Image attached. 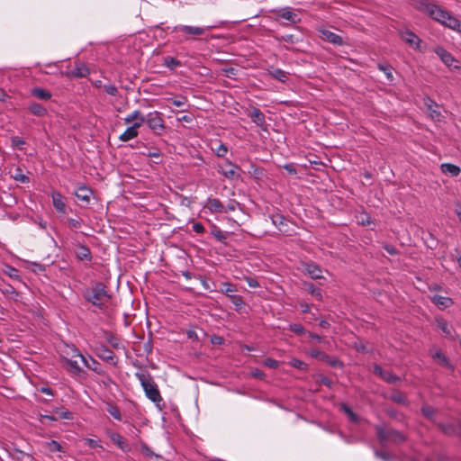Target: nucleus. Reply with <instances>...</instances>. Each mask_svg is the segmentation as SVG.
<instances>
[{"mask_svg": "<svg viewBox=\"0 0 461 461\" xmlns=\"http://www.w3.org/2000/svg\"><path fill=\"white\" fill-rule=\"evenodd\" d=\"M250 375L252 377L258 379H263L265 377V374L258 368L252 369Z\"/></svg>", "mask_w": 461, "mask_h": 461, "instance_id": "680f3d73", "label": "nucleus"}, {"mask_svg": "<svg viewBox=\"0 0 461 461\" xmlns=\"http://www.w3.org/2000/svg\"><path fill=\"white\" fill-rule=\"evenodd\" d=\"M374 372L375 375H379L382 379L390 384L396 383L400 380L398 376L390 372L384 371L380 366L377 365L374 366Z\"/></svg>", "mask_w": 461, "mask_h": 461, "instance_id": "6ab92c4d", "label": "nucleus"}, {"mask_svg": "<svg viewBox=\"0 0 461 461\" xmlns=\"http://www.w3.org/2000/svg\"><path fill=\"white\" fill-rule=\"evenodd\" d=\"M277 16L289 21L292 23H298L301 22L299 15L294 12L291 7H285L275 11Z\"/></svg>", "mask_w": 461, "mask_h": 461, "instance_id": "f8f14e48", "label": "nucleus"}, {"mask_svg": "<svg viewBox=\"0 0 461 461\" xmlns=\"http://www.w3.org/2000/svg\"><path fill=\"white\" fill-rule=\"evenodd\" d=\"M307 290L317 300H321L322 299V295H321V290L319 288H316L312 284L307 285Z\"/></svg>", "mask_w": 461, "mask_h": 461, "instance_id": "a18cd8bd", "label": "nucleus"}, {"mask_svg": "<svg viewBox=\"0 0 461 461\" xmlns=\"http://www.w3.org/2000/svg\"><path fill=\"white\" fill-rule=\"evenodd\" d=\"M432 302L440 309L448 308L453 304V301L451 298L441 295H434L432 298Z\"/></svg>", "mask_w": 461, "mask_h": 461, "instance_id": "c85d7f7f", "label": "nucleus"}, {"mask_svg": "<svg viewBox=\"0 0 461 461\" xmlns=\"http://www.w3.org/2000/svg\"><path fill=\"white\" fill-rule=\"evenodd\" d=\"M61 357L65 360L69 358H80L82 361V357H84L79 350L73 345H65L64 348L61 351Z\"/></svg>", "mask_w": 461, "mask_h": 461, "instance_id": "a211bd4d", "label": "nucleus"}, {"mask_svg": "<svg viewBox=\"0 0 461 461\" xmlns=\"http://www.w3.org/2000/svg\"><path fill=\"white\" fill-rule=\"evenodd\" d=\"M319 32H320V37L322 40L327 41L335 45H339V46L343 45V40L339 35H338L329 30H326V29H320Z\"/></svg>", "mask_w": 461, "mask_h": 461, "instance_id": "ddd939ff", "label": "nucleus"}, {"mask_svg": "<svg viewBox=\"0 0 461 461\" xmlns=\"http://www.w3.org/2000/svg\"><path fill=\"white\" fill-rule=\"evenodd\" d=\"M75 195L77 197V199L88 203L90 202L92 191L88 187L82 185L77 189Z\"/></svg>", "mask_w": 461, "mask_h": 461, "instance_id": "a878e982", "label": "nucleus"}, {"mask_svg": "<svg viewBox=\"0 0 461 461\" xmlns=\"http://www.w3.org/2000/svg\"><path fill=\"white\" fill-rule=\"evenodd\" d=\"M377 438L382 445L389 443L400 444L405 440V436L393 429L376 427Z\"/></svg>", "mask_w": 461, "mask_h": 461, "instance_id": "39448f33", "label": "nucleus"}, {"mask_svg": "<svg viewBox=\"0 0 461 461\" xmlns=\"http://www.w3.org/2000/svg\"><path fill=\"white\" fill-rule=\"evenodd\" d=\"M110 438L122 451L127 452L130 450L128 444L119 433H113Z\"/></svg>", "mask_w": 461, "mask_h": 461, "instance_id": "2f4dec72", "label": "nucleus"}, {"mask_svg": "<svg viewBox=\"0 0 461 461\" xmlns=\"http://www.w3.org/2000/svg\"><path fill=\"white\" fill-rule=\"evenodd\" d=\"M377 68H379V70L383 71L385 74V77L389 81L393 80V68L390 65L378 64Z\"/></svg>", "mask_w": 461, "mask_h": 461, "instance_id": "58836bf2", "label": "nucleus"}, {"mask_svg": "<svg viewBox=\"0 0 461 461\" xmlns=\"http://www.w3.org/2000/svg\"><path fill=\"white\" fill-rule=\"evenodd\" d=\"M171 33L176 41H189L202 34V28L198 26L177 25L172 28Z\"/></svg>", "mask_w": 461, "mask_h": 461, "instance_id": "20e7f679", "label": "nucleus"}, {"mask_svg": "<svg viewBox=\"0 0 461 461\" xmlns=\"http://www.w3.org/2000/svg\"><path fill=\"white\" fill-rule=\"evenodd\" d=\"M269 74L280 82H285L288 78L286 73L280 68H274L269 71Z\"/></svg>", "mask_w": 461, "mask_h": 461, "instance_id": "e433bc0d", "label": "nucleus"}, {"mask_svg": "<svg viewBox=\"0 0 461 461\" xmlns=\"http://www.w3.org/2000/svg\"><path fill=\"white\" fill-rule=\"evenodd\" d=\"M67 363V370L74 375H80L82 373V368L80 367L78 362L75 358H69L65 360Z\"/></svg>", "mask_w": 461, "mask_h": 461, "instance_id": "cd10ccee", "label": "nucleus"}, {"mask_svg": "<svg viewBox=\"0 0 461 461\" xmlns=\"http://www.w3.org/2000/svg\"><path fill=\"white\" fill-rule=\"evenodd\" d=\"M401 38L403 41H405L410 46L420 49V44L421 42L420 39L412 32L405 31L401 33Z\"/></svg>", "mask_w": 461, "mask_h": 461, "instance_id": "f3484780", "label": "nucleus"}, {"mask_svg": "<svg viewBox=\"0 0 461 461\" xmlns=\"http://www.w3.org/2000/svg\"><path fill=\"white\" fill-rule=\"evenodd\" d=\"M68 221L69 226L73 229H79L81 227V221L79 219L70 218Z\"/></svg>", "mask_w": 461, "mask_h": 461, "instance_id": "052dcab7", "label": "nucleus"}, {"mask_svg": "<svg viewBox=\"0 0 461 461\" xmlns=\"http://www.w3.org/2000/svg\"><path fill=\"white\" fill-rule=\"evenodd\" d=\"M145 116L140 111L135 110L124 118L126 124H137L140 128L145 122Z\"/></svg>", "mask_w": 461, "mask_h": 461, "instance_id": "dca6fc26", "label": "nucleus"}, {"mask_svg": "<svg viewBox=\"0 0 461 461\" xmlns=\"http://www.w3.org/2000/svg\"><path fill=\"white\" fill-rule=\"evenodd\" d=\"M46 447L50 452L63 451L61 445L56 440L47 442Z\"/></svg>", "mask_w": 461, "mask_h": 461, "instance_id": "c03bdc74", "label": "nucleus"}, {"mask_svg": "<svg viewBox=\"0 0 461 461\" xmlns=\"http://www.w3.org/2000/svg\"><path fill=\"white\" fill-rule=\"evenodd\" d=\"M104 89L110 95H116L118 94V89L114 85H104Z\"/></svg>", "mask_w": 461, "mask_h": 461, "instance_id": "864d4df0", "label": "nucleus"}, {"mask_svg": "<svg viewBox=\"0 0 461 461\" xmlns=\"http://www.w3.org/2000/svg\"><path fill=\"white\" fill-rule=\"evenodd\" d=\"M207 147L219 158H223L228 153V147L218 139L208 140Z\"/></svg>", "mask_w": 461, "mask_h": 461, "instance_id": "6e6552de", "label": "nucleus"}, {"mask_svg": "<svg viewBox=\"0 0 461 461\" xmlns=\"http://www.w3.org/2000/svg\"><path fill=\"white\" fill-rule=\"evenodd\" d=\"M435 52L436 54L440 58V59L448 67V68H452L454 67L455 68H457L458 67L456 65H454V63L456 62V59H454V57L448 52L446 50H444L443 48L441 47H437L435 49Z\"/></svg>", "mask_w": 461, "mask_h": 461, "instance_id": "2eb2a0df", "label": "nucleus"}, {"mask_svg": "<svg viewBox=\"0 0 461 461\" xmlns=\"http://www.w3.org/2000/svg\"><path fill=\"white\" fill-rule=\"evenodd\" d=\"M437 326L442 330L445 336L450 339H456V333L453 327L442 319L437 320Z\"/></svg>", "mask_w": 461, "mask_h": 461, "instance_id": "5701e85b", "label": "nucleus"}, {"mask_svg": "<svg viewBox=\"0 0 461 461\" xmlns=\"http://www.w3.org/2000/svg\"><path fill=\"white\" fill-rule=\"evenodd\" d=\"M289 330L298 335L305 334L306 330L303 325L299 323H292L289 325Z\"/></svg>", "mask_w": 461, "mask_h": 461, "instance_id": "49530a36", "label": "nucleus"}, {"mask_svg": "<svg viewBox=\"0 0 461 461\" xmlns=\"http://www.w3.org/2000/svg\"><path fill=\"white\" fill-rule=\"evenodd\" d=\"M13 177L15 181L23 183V184L29 183V181H30L29 177L23 173V171L20 167H17L15 169Z\"/></svg>", "mask_w": 461, "mask_h": 461, "instance_id": "ea45409f", "label": "nucleus"}, {"mask_svg": "<svg viewBox=\"0 0 461 461\" xmlns=\"http://www.w3.org/2000/svg\"><path fill=\"white\" fill-rule=\"evenodd\" d=\"M264 365L270 368H277L279 366L278 361L270 357H267L264 360Z\"/></svg>", "mask_w": 461, "mask_h": 461, "instance_id": "6e6d98bb", "label": "nucleus"}, {"mask_svg": "<svg viewBox=\"0 0 461 461\" xmlns=\"http://www.w3.org/2000/svg\"><path fill=\"white\" fill-rule=\"evenodd\" d=\"M438 427L442 429L445 434L453 435L457 432V429L453 425H444L439 423Z\"/></svg>", "mask_w": 461, "mask_h": 461, "instance_id": "de8ad7c7", "label": "nucleus"}, {"mask_svg": "<svg viewBox=\"0 0 461 461\" xmlns=\"http://www.w3.org/2000/svg\"><path fill=\"white\" fill-rule=\"evenodd\" d=\"M139 134V127L137 124H131L129 126L119 137V140L123 142H127Z\"/></svg>", "mask_w": 461, "mask_h": 461, "instance_id": "aec40b11", "label": "nucleus"}, {"mask_svg": "<svg viewBox=\"0 0 461 461\" xmlns=\"http://www.w3.org/2000/svg\"><path fill=\"white\" fill-rule=\"evenodd\" d=\"M419 8L438 23L451 29L459 31L461 27L460 22L456 17L452 16L449 12L435 3L421 1Z\"/></svg>", "mask_w": 461, "mask_h": 461, "instance_id": "f257e3e1", "label": "nucleus"}, {"mask_svg": "<svg viewBox=\"0 0 461 461\" xmlns=\"http://www.w3.org/2000/svg\"><path fill=\"white\" fill-rule=\"evenodd\" d=\"M52 203L55 209L61 213H66V203L64 198L59 192H53L51 194Z\"/></svg>", "mask_w": 461, "mask_h": 461, "instance_id": "b1692460", "label": "nucleus"}, {"mask_svg": "<svg viewBox=\"0 0 461 461\" xmlns=\"http://www.w3.org/2000/svg\"><path fill=\"white\" fill-rule=\"evenodd\" d=\"M106 411L114 420L118 421H121L122 420L120 409L114 404H107Z\"/></svg>", "mask_w": 461, "mask_h": 461, "instance_id": "c9c22d12", "label": "nucleus"}, {"mask_svg": "<svg viewBox=\"0 0 461 461\" xmlns=\"http://www.w3.org/2000/svg\"><path fill=\"white\" fill-rule=\"evenodd\" d=\"M252 121L258 126H262L265 123V115L264 113L258 108H254L253 111L249 114Z\"/></svg>", "mask_w": 461, "mask_h": 461, "instance_id": "72a5a7b5", "label": "nucleus"}, {"mask_svg": "<svg viewBox=\"0 0 461 461\" xmlns=\"http://www.w3.org/2000/svg\"><path fill=\"white\" fill-rule=\"evenodd\" d=\"M136 377L140 381L147 398L158 406L163 399L151 375L148 373H137Z\"/></svg>", "mask_w": 461, "mask_h": 461, "instance_id": "7ed1b4c3", "label": "nucleus"}, {"mask_svg": "<svg viewBox=\"0 0 461 461\" xmlns=\"http://www.w3.org/2000/svg\"><path fill=\"white\" fill-rule=\"evenodd\" d=\"M433 358L438 360V362L447 367V368H451V365L449 364V361L448 359L446 357V356L444 354H442L441 352L438 351L436 352L433 356Z\"/></svg>", "mask_w": 461, "mask_h": 461, "instance_id": "79ce46f5", "label": "nucleus"}, {"mask_svg": "<svg viewBox=\"0 0 461 461\" xmlns=\"http://www.w3.org/2000/svg\"><path fill=\"white\" fill-rule=\"evenodd\" d=\"M305 271L312 279L322 278V270L316 264H306Z\"/></svg>", "mask_w": 461, "mask_h": 461, "instance_id": "bb28decb", "label": "nucleus"}, {"mask_svg": "<svg viewBox=\"0 0 461 461\" xmlns=\"http://www.w3.org/2000/svg\"><path fill=\"white\" fill-rule=\"evenodd\" d=\"M435 411V409L429 405H424L421 408L422 414L430 420H434Z\"/></svg>", "mask_w": 461, "mask_h": 461, "instance_id": "37998d69", "label": "nucleus"}, {"mask_svg": "<svg viewBox=\"0 0 461 461\" xmlns=\"http://www.w3.org/2000/svg\"><path fill=\"white\" fill-rule=\"evenodd\" d=\"M375 456L381 459H383L384 461H390V456L388 453L386 452H380V451H376L375 452Z\"/></svg>", "mask_w": 461, "mask_h": 461, "instance_id": "774afa93", "label": "nucleus"}, {"mask_svg": "<svg viewBox=\"0 0 461 461\" xmlns=\"http://www.w3.org/2000/svg\"><path fill=\"white\" fill-rule=\"evenodd\" d=\"M96 355L98 357H100L104 361L112 363L113 365L116 364V362L114 360L115 357H114L113 352L104 346L97 348Z\"/></svg>", "mask_w": 461, "mask_h": 461, "instance_id": "412c9836", "label": "nucleus"}, {"mask_svg": "<svg viewBox=\"0 0 461 461\" xmlns=\"http://www.w3.org/2000/svg\"><path fill=\"white\" fill-rule=\"evenodd\" d=\"M89 74V68L85 64H77L74 70L71 71V75L74 77H85Z\"/></svg>", "mask_w": 461, "mask_h": 461, "instance_id": "473e14b6", "label": "nucleus"}, {"mask_svg": "<svg viewBox=\"0 0 461 461\" xmlns=\"http://www.w3.org/2000/svg\"><path fill=\"white\" fill-rule=\"evenodd\" d=\"M32 95L41 100H50L51 98L50 92L41 87L33 88L32 90Z\"/></svg>", "mask_w": 461, "mask_h": 461, "instance_id": "f704fd0d", "label": "nucleus"}, {"mask_svg": "<svg viewBox=\"0 0 461 461\" xmlns=\"http://www.w3.org/2000/svg\"><path fill=\"white\" fill-rule=\"evenodd\" d=\"M186 337L191 341H198V334L194 329H188L185 330Z\"/></svg>", "mask_w": 461, "mask_h": 461, "instance_id": "603ef678", "label": "nucleus"}, {"mask_svg": "<svg viewBox=\"0 0 461 461\" xmlns=\"http://www.w3.org/2000/svg\"><path fill=\"white\" fill-rule=\"evenodd\" d=\"M241 168L237 165L227 161L226 167H221L220 172L228 179L238 180L240 178Z\"/></svg>", "mask_w": 461, "mask_h": 461, "instance_id": "1a4fd4ad", "label": "nucleus"}, {"mask_svg": "<svg viewBox=\"0 0 461 461\" xmlns=\"http://www.w3.org/2000/svg\"><path fill=\"white\" fill-rule=\"evenodd\" d=\"M141 453L147 456H154L153 451L146 444L141 446Z\"/></svg>", "mask_w": 461, "mask_h": 461, "instance_id": "69168bd1", "label": "nucleus"}, {"mask_svg": "<svg viewBox=\"0 0 461 461\" xmlns=\"http://www.w3.org/2000/svg\"><path fill=\"white\" fill-rule=\"evenodd\" d=\"M4 272L12 279L17 280L20 282L22 281V277L19 274V271L16 268L13 267L11 266H6Z\"/></svg>", "mask_w": 461, "mask_h": 461, "instance_id": "4c0bfd02", "label": "nucleus"}, {"mask_svg": "<svg viewBox=\"0 0 461 461\" xmlns=\"http://www.w3.org/2000/svg\"><path fill=\"white\" fill-rule=\"evenodd\" d=\"M221 285V291L229 297L237 309H241L245 303L240 295L235 294L237 292L236 286L229 283H222Z\"/></svg>", "mask_w": 461, "mask_h": 461, "instance_id": "0eeeda50", "label": "nucleus"}, {"mask_svg": "<svg viewBox=\"0 0 461 461\" xmlns=\"http://www.w3.org/2000/svg\"><path fill=\"white\" fill-rule=\"evenodd\" d=\"M440 168L444 174L449 175L451 176H456L460 173V168L457 166L450 163L442 164Z\"/></svg>", "mask_w": 461, "mask_h": 461, "instance_id": "c756f323", "label": "nucleus"}, {"mask_svg": "<svg viewBox=\"0 0 461 461\" xmlns=\"http://www.w3.org/2000/svg\"><path fill=\"white\" fill-rule=\"evenodd\" d=\"M84 298L102 309L110 300V294L103 283H96L84 292Z\"/></svg>", "mask_w": 461, "mask_h": 461, "instance_id": "f03ea898", "label": "nucleus"}, {"mask_svg": "<svg viewBox=\"0 0 461 461\" xmlns=\"http://www.w3.org/2000/svg\"><path fill=\"white\" fill-rule=\"evenodd\" d=\"M147 125L155 132L161 133L165 130V123L160 113L154 111L147 114L145 118Z\"/></svg>", "mask_w": 461, "mask_h": 461, "instance_id": "423d86ee", "label": "nucleus"}, {"mask_svg": "<svg viewBox=\"0 0 461 461\" xmlns=\"http://www.w3.org/2000/svg\"><path fill=\"white\" fill-rule=\"evenodd\" d=\"M272 221L276 226H280L284 223V217L280 214L273 215Z\"/></svg>", "mask_w": 461, "mask_h": 461, "instance_id": "e2e57ef3", "label": "nucleus"}, {"mask_svg": "<svg viewBox=\"0 0 461 461\" xmlns=\"http://www.w3.org/2000/svg\"><path fill=\"white\" fill-rule=\"evenodd\" d=\"M29 111L36 116H45L48 113L47 109L38 103H31L28 106Z\"/></svg>", "mask_w": 461, "mask_h": 461, "instance_id": "7c9ffc66", "label": "nucleus"}, {"mask_svg": "<svg viewBox=\"0 0 461 461\" xmlns=\"http://www.w3.org/2000/svg\"><path fill=\"white\" fill-rule=\"evenodd\" d=\"M289 365L295 367V368H298V369H302V370H304L307 368V364L297 359V358H293L290 362H289Z\"/></svg>", "mask_w": 461, "mask_h": 461, "instance_id": "8fccbe9b", "label": "nucleus"}, {"mask_svg": "<svg viewBox=\"0 0 461 461\" xmlns=\"http://www.w3.org/2000/svg\"><path fill=\"white\" fill-rule=\"evenodd\" d=\"M165 62H166L167 66L170 68H174L175 67H176L179 64V61H177L176 59L170 58V57L166 58Z\"/></svg>", "mask_w": 461, "mask_h": 461, "instance_id": "bf43d9fd", "label": "nucleus"}, {"mask_svg": "<svg viewBox=\"0 0 461 461\" xmlns=\"http://www.w3.org/2000/svg\"><path fill=\"white\" fill-rule=\"evenodd\" d=\"M392 400L399 403H406V397L402 393H394L392 394Z\"/></svg>", "mask_w": 461, "mask_h": 461, "instance_id": "3c124183", "label": "nucleus"}, {"mask_svg": "<svg viewBox=\"0 0 461 461\" xmlns=\"http://www.w3.org/2000/svg\"><path fill=\"white\" fill-rule=\"evenodd\" d=\"M310 355L312 357L320 358L321 360L326 362L327 364H329L330 366H331L333 367H340L342 366L341 362L339 360H338L337 358L331 357L316 348H312L310 350Z\"/></svg>", "mask_w": 461, "mask_h": 461, "instance_id": "9b49d317", "label": "nucleus"}, {"mask_svg": "<svg viewBox=\"0 0 461 461\" xmlns=\"http://www.w3.org/2000/svg\"><path fill=\"white\" fill-rule=\"evenodd\" d=\"M341 410H343L349 417V419L353 421L357 420L356 414L351 411V409L346 404L341 405Z\"/></svg>", "mask_w": 461, "mask_h": 461, "instance_id": "13d9d810", "label": "nucleus"}, {"mask_svg": "<svg viewBox=\"0 0 461 461\" xmlns=\"http://www.w3.org/2000/svg\"><path fill=\"white\" fill-rule=\"evenodd\" d=\"M75 255L79 260H88L92 258L90 249L85 245H78L75 249Z\"/></svg>", "mask_w": 461, "mask_h": 461, "instance_id": "393cba45", "label": "nucleus"}, {"mask_svg": "<svg viewBox=\"0 0 461 461\" xmlns=\"http://www.w3.org/2000/svg\"><path fill=\"white\" fill-rule=\"evenodd\" d=\"M203 208L209 210L211 212H226L225 206L220 202V200L212 197H209Z\"/></svg>", "mask_w": 461, "mask_h": 461, "instance_id": "4468645a", "label": "nucleus"}, {"mask_svg": "<svg viewBox=\"0 0 461 461\" xmlns=\"http://www.w3.org/2000/svg\"><path fill=\"white\" fill-rule=\"evenodd\" d=\"M177 121L180 122H185L187 123H192L194 121V116L192 114H185L181 117H178Z\"/></svg>", "mask_w": 461, "mask_h": 461, "instance_id": "0e129e2a", "label": "nucleus"}, {"mask_svg": "<svg viewBox=\"0 0 461 461\" xmlns=\"http://www.w3.org/2000/svg\"><path fill=\"white\" fill-rule=\"evenodd\" d=\"M357 221L358 223L364 225V226H367L371 223V217L367 214H361L358 218H357Z\"/></svg>", "mask_w": 461, "mask_h": 461, "instance_id": "5fc2aeb1", "label": "nucleus"}, {"mask_svg": "<svg viewBox=\"0 0 461 461\" xmlns=\"http://www.w3.org/2000/svg\"><path fill=\"white\" fill-rule=\"evenodd\" d=\"M85 441H86V444L89 447L95 448V447H101V446L99 445V443H98L96 440L93 439V438H86V440H85Z\"/></svg>", "mask_w": 461, "mask_h": 461, "instance_id": "338daca9", "label": "nucleus"}, {"mask_svg": "<svg viewBox=\"0 0 461 461\" xmlns=\"http://www.w3.org/2000/svg\"><path fill=\"white\" fill-rule=\"evenodd\" d=\"M54 412L58 413L59 414V417L60 419H63V420H72L73 419V414L71 411H68V410H64V411H59L58 408H56L55 410H53Z\"/></svg>", "mask_w": 461, "mask_h": 461, "instance_id": "09e8293b", "label": "nucleus"}, {"mask_svg": "<svg viewBox=\"0 0 461 461\" xmlns=\"http://www.w3.org/2000/svg\"><path fill=\"white\" fill-rule=\"evenodd\" d=\"M424 105L426 106L429 115L431 120L435 122H440L443 119L441 113L438 110V104L429 97L424 98Z\"/></svg>", "mask_w": 461, "mask_h": 461, "instance_id": "9d476101", "label": "nucleus"}, {"mask_svg": "<svg viewBox=\"0 0 461 461\" xmlns=\"http://www.w3.org/2000/svg\"><path fill=\"white\" fill-rule=\"evenodd\" d=\"M211 234L218 240L224 241L226 240V235L215 225H212Z\"/></svg>", "mask_w": 461, "mask_h": 461, "instance_id": "a19ab883", "label": "nucleus"}, {"mask_svg": "<svg viewBox=\"0 0 461 461\" xmlns=\"http://www.w3.org/2000/svg\"><path fill=\"white\" fill-rule=\"evenodd\" d=\"M81 362L84 364V366L86 367H87L90 370H93L96 374H98V375H103L104 374V371H103V369L101 367V365L95 358H93L92 357H89L87 358V357H86L84 356V357H82V361Z\"/></svg>", "mask_w": 461, "mask_h": 461, "instance_id": "4be33fe9", "label": "nucleus"}, {"mask_svg": "<svg viewBox=\"0 0 461 461\" xmlns=\"http://www.w3.org/2000/svg\"><path fill=\"white\" fill-rule=\"evenodd\" d=\"M3 293L5 294L14 295L16 299L19 296V293L11 285H6L5 288L3 289Z\"/></svg>", "mask_w": 461, "mask_h": 461, "instance_id": "4d7b16f0", "label": "nucleus"}]
</instances>
